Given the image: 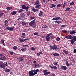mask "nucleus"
<instances>
[{"instance_id":"bf43d9fd","label":"nucleus","mask_w":76,"mask_h":76,"mask_svg":"<svg viewBox=\"0 0 76 76\" xmlns=\"http://www.w3.org/2000/svg\"><path fill=\"white\" fill-rule=\"evenodd\" d=\"M65 6H66V3L65 2L64 4L63 5V6L62 7L63 8H64V7H65Z\"/></svg>"},{"instance_id":"4468645a","label":"nucleus","mask_w":76,"mask_h":76,"mask_svg":"<svg viewBox=\"0 0 76 76\" xmlns=\"http://www.w3.org/2000/svg\"><path fill=\"white\" fill-rule=\"evenodd\" d=\"M0 59L1 60H6V57L3 55V56L0 58Z\"/></svg>"},{"instance_id":"f704fd0d","label":"nucleus","mask_w":76,"mask_h":76,"mask_svg":"<svg viewBox=\"0 0 76 76\" xmlns=\"http://www.w3.org/2000/svg\"><path fill=\"white\" fill-rule=\"evenodd\" d=\"M73 39H73L75 41H76V36H73Z\"/></svg>"},{"instance_id":"0eeeda50","label":"nucleus","mask_w":76,"mask_h":76,"mask_svg":"<svg viewBox=\"0 0 76 76\" xmlns=\"http://www.w3.org/2000/svg\"><path fill=\"white\" fill-rule=\"evenodd\" d=\"M19 41H20V42H23L24 41H25L26 40H29V39H30V38H26V39H21L20 38H18Z\"/></svg>"},{"instance_id":"5701e85b","label":"nucleus","mask_w":76,"mask_h":76,"mask_svg":"<svg viewBox=\"0 0 76 76\" xmlns=\"http://www.w3.org/2000/svg\"><path fill=\"white\" fill-rule=\"evenodd\" d=\"M55 6H56V5L54 4H52L50 6V8H53V7H55Z\"/></svg>"},{"instance_id":"e433bc0d","label":"nucleus","mask_w":76,"mask_h":76,"mask_svg":"<svg viewBox=\"0 0 76 76\" xmlns=\"http://www.w3.org/2000/svg\"><path fill=\"white\" fill-rule=\"evenodd\" d=\"M21 50L23 52H24L26 51V48H22L21 49Z\"/></svg>"},{"instance_id":"774afa93","label":"nucleus","mask_w":76,"mask_h":76,"mask_svg":"<svg viewBox=\"0 0 76 76\" xmlns=\"http://www.w3.org/2000/svg\"><path fill=\"white\" fill-rule=\"evenodd\" d=\"M5 66H7L8 65L7 64V62L5 64Z\"/></svg>"},{"instance_id":"1a4fd4ad","label":"nucleus","mask_w":76,"mask_h":76,"mask_svg":"<svg viewBox=\"0 0 76 76\" xmlns=\"http://www.w3.org/2000/svg\"><path fill=\"white\" fill-rule=\"evenodd\" d=\"M39 64L38 63H34L32 65V66L34 68H38L39 67Z\"/></svg>"},{"instance_id":"412c9836","label":"nucleus","mask_w":76,"mask_h":76,"mask_svg":"<svg viewBox=\"0 0 76 76\" xmlns=\"http://www.w3.org/2000/svg\"><path fill=\"white\" fill-rule=\"evenodd\" d=\"M11 14H12V15H16V12L15 11L12 12H11Z\"/></svg>"},{"instance_id":"c03bdc74","label":"nucleus","mask_w":76,"mask_h":76,"mask_svg":"<svg viewBox=\"0 0 76 76\" xmlns=\"http://www.w3.org/2000/svg\"><path fill=\"white\" fill-rule=\"evenodd\" d=\"M38 32H35L34 34V35L38 36Z\"/></svg>"},{"instance_id":"20e7f679","label":"nucleus","mask_w":76,"mask_h":76,"mask_svg":"<svg viewBox=\"0 0 76 76\" xmlns=\"http://www.w3.org/2000/svg\"><path fill=\"white\" fill-rule=\"evenodd\" d=\"M50 50H59V48H58L57 47V45H56L54 44L53 46H50Z\"/></svg>"},{"instance_id":"9b49d317","label":"nucleus","mask_w":76,"mask_h":76,"mask_svg":"<svg viewBox=\"0 0 76 76\" xmlns=\"http://www.w3.org/2000/svg\"><path fill=\"white\" fill-rule=\"evenodd\" d=\"M24 58L22 57H20L18 58V61L19 62H22L23 61V59Z\"/></svg>"},{"instance_id":"c756f323","label":"nucleus","mask_w":76,"mask_h":76,"mask_svg":"<svg viewBox=\"0 0 76 76\" xmlns=\"http://www.w3.org/2000/svg\"><path fill=\"white\" fill-rule=\"evenodd\" d=\"M56 40L57 41H59L60 40V38L59 37H58L56 38Z\"/></svg>"},{"instance_id":"aec40b11","label":"nucleus","mask_w":76,"mask_h":76,"mask_svg":"<svg viewBox=\"0 0 76 76\" xmlns=\"http://www.w3.org/2000/svg\"><path fill=\"white\" fill-rule=\"evenodd\" d=\"M70 34H75V30L73 31H70L69 32Z\"/></svg>"},{"instance_id":"b1692460","label":"nucleus","mask_w":76,"mask_h":76,"mask_svg":"<svg viewBox=\"0 0 76 76\" xmlns=\"http://www.w3.org/2000/svg\"><path fill=\"white\" fill-rule=\"evenodd\" d=\"M1 43H3V45L4 46H5V44L4 43V39H1Z\"/></svg>"},{"instance_id":"a878e982","label":"nucleus","mask_w":76,"mask_h":76,"mask_svg":"<svg viewBox=\"0 0 76 76\" xmlns=\"http://www.w3.org/2000/svg\"><path fill=\"white\" fill-rule=\"evenodd\" d=\"M70 41H71V44H73L75 43V42H76L74 40H73V39H72L71 40H70Z\"/></svg>"},{"instance_id":"680f3d73","label":"nucleus","mask_w":76,"mask_h":76,"mask_svg":"<svg viewBox=\"0 0 76 76\" xmlns=\"http://www.w3.org/2000/svg\"><path fill=\"white\" fill-rule=\"evenodd\" d=\"M73 53H76V48L74 50Z\"/></svg>"},{"instance_id":"7ed1b4c3","label":"nucleus","mask_w":76,"mask_h":76,"mask_svg":"<svg viewBox=\"0 0 76 76\" xmlns=\"http://www.w3.org/2000/svg\"><path fill=\"white\" fill-rule=\"evenodd\" d=\"M35 20H33L29 23V25L30 26H32V28H35L36 27V26L37 25L36 24H34V23H35Z\"/></svg>"},{"instance_id":"473e14b6","label":"nucleus","mask_w":76,"mask_h":76,"mask_svg":"<svg viewBox=\"0 0 76 76\" xmlns=\"http://www.w3.org/2000/svg\"><path fill=\"white\" fill-rule=\"evenodd\" d=\"M23 10H22V9H21L19 11H18V13H20L21 12H23Z\"/></svg>"},{"instance_id":"de8ad7c7","label":"nucleus","mask_w":76,"mask_h":76,"mask_svg":"<svg viewBox=\"0 0 76 76\" xmlns=\"http://www.w3.org/2000/svg\"><path fill=\"white\" fill-rule=\"evenodd\" d=\"M53 64L55 65V66H57V62H53Z\"/></svg>"},{"instance_id":"13d9d810","label":"nucleus","mask_w":76,"mask_h":76,"mask_svg":"<svg viewBox=\"0 0 76 76\" xmlns=\"http://www.w3.org/2000/svg\"><path fill=\"white\" fill-rule=\"evenodd\" d=\"M53 69H57V66H54L53 67Z\"/></svg>"},{"instance_id":"4be33fe9","label":"nucleus","mask_w":76,"mask_h":76,"mask_svg":"<svg viewBox=\"0 0 76 76\" xmlns=\"http://www.w3.org/2000/svg\"><path fill=\"white\" fill-rule=\"evenodd\" d=\"M18 48V47L16 46H14L12 47V49L14 50H16Z\"/></svg>"},{"instance_id":"bb28decb","label":"nucleus","mask_w":76,"mask_h":76,"mask_svg":"<svg viewBox=\"0 0 76 76\" xmlns=\"http://www.w3.org/2000/svg\"><path fill=\"white\" fill-rule=\"evenodd\" d=\"M26 7L25 5H23L22 6V9H24V10H26Z\"/></svg>"},{"instance_id":"69168bd1","label":"nucleus","mask_w":76,"mask_h":76,"mask_svg":"<svg viewBox=\"0 0 76 76\" xmlns=\"http://www.w3.org/2000/svg\"><path fill=\"white\" fill-rule=\"evenodd\" d=\"M33 63H34V64H35V63H36L37 61H36L35 60L33 62Z\"/></svg>"},{"instance_id":"2f4dec72","label":"nucleus","mask_w":76,"mask_h":76,"mask_svg":"<svg viewBox=\"0 0 76 76\" xmlns=\"http://www.w3.org/2000/svg\"><path fill=\"white\" fill-rule=\"evenodd\" d=\"M63 51L66 54H67L69 53V52H68V51H66L65 50H63Z\"/></svg>"},{"instance_id":"72a5a7b5","label":"nucleus","mask_w":76,"mask_h":76,"mask_svg":"<svg viewBox=\"0 0 76 76\" xmlns=\"http://www.w3.org/2000/svg\"><path fill=\"white\" fill-rule=\"evenodd\" d=\"M39 7H40V5L39 4H37L36 6V7L37 9H38V8H39Z\"/></svg>"},{"instance_id":"423d86ee","label":"nucleus","mask_w":76,"mask_h":76,"mask_svg":"<svg viewBox=\"0 0 76 76\" xmlns=\"http://www.w3.org/2000/svg\"><path fill=\"white\" fill-rule=\"evenodd\" d=\"M0 67L1 68H3V69H5V64L2 62L0 61Z\"/></svg>"},{"instance_id":"f257e3e1","label":"nucleus","mask_w":76,"mask_h":76,"mask_svg":"<svg viewBox=\"0 0 76 76\" xmlns=\"http://www.w3.org/2000/svg\"><path fill=\"white\" fill-rule=\"evenodd\" d=\"M54 37V34L52 33L48 34L45 37V40L46 41H49L50 40V39L51 40H53Z\"/></svg>"},{"instance_id":"6ab92c4d","label":"nucleus","mask_w":76,"mask_h":76,"mask_svg":"<svg viewBox=\"0 0 76 76\" xmlns=\"http://www.w3.org/2000/svg\"><path fill=\"white\" fill-rule=\"evenodd\" d=\"M55 23H58V24H60V23H62V22L61 21H60L59 20H56L54 21Z\"/></svg>"},{"instance_id":"37998d69","label":"nucleus","mask_w":76,"mask_h":76,"mask_svg":"<svg viewBox=\"0 0 76 76\" xmlns=\"http://www.w3.org/2000/svg\"><path fill=\"white\" fill-rule=\"evenodd\" d=\"M67 61L66 62V66H69L70 65V64H69L68 63V61H67V60H66Z\"/></svg>"},{"instance_id":"c9c22d12","label":"nucleus","mask_w":76,"mask_h":76,"mask_svg":"<svg viewBox=\"0 0 76 76\" xmlns=\"http://www.w3.org/2000/svg\"><path fill=\"white\" fill-rule=\"evenodd\" d=\"M8 23H9V21L7 20H5L4 22V23L5 24H7Z\"/></svg>"},{"instance_id":"79ce46f5","label":"nucleus","mask_w":76,"mask_h":76,"mask_svg":"<svg viewBox=\"0 0 76 76\" xmlns=\"http://www.w3.org/2000/svg\"><path fill=\"white\" fill-rule=\"evenodd\" d=\"M35 18V17H30V20H32L33 19H34Z\"/></svg>"},{"instance_id":"7c9ffc66","label":"nucleus","mask_w":76,"mask_h":76,"mask_svg":"<svg viewBox=\"0 0 76 76\" xmlns=\"http://www.w3.org/2000/svg\"><path fill=\"white\" fill-rule=\"evenodd\" d=\"M70 10V7H67V8H66V10H65V12H67V11H69Z\"/></svg>"},{"instance_id":"a18cd8bd","label":"nucleus","mask_w":76,"mask_h":76,"mask_svg":"<svg viewBox=\"0 0 76 76\" xmlns=\"http://www.w3.org/2000/svg\"><path fill=\"white\" fill-rule=\"evenodd\" d=\"M21 38H22V39H23V38H25V36L22 35L21 36Z\"/></svg>"},{"instance_id":"4d7b16f0","label":"nucleus","mask_w":76,"mask_h":76,"mask_svg":"<svg viewBox=\"0 0 76 76\" xmlns=\"http://www.w3.org/2000/svg\"><path fill=\"white\" fill-rule=\"evenodd\" d=\"M21 57H24V58H25V57H26V55H21Z\"/></svg>"},{"instance_id":"4c0bfd02","label":"nucleus","mask_w":76,"mask_h":76,"mask_svg":"<svg viewBox=\"0 0 76 76\" xmlns=\"http://www.w3.org/2000/svg\"><path fill=\"white\" fill-rule=\"evenodd\" d=\"M22 46L23 47H29V45H22Z\"/></svg>"},{"instance_id":"dca6fc26","label":"nucleus","mask_w":76,"mask_h":76,"mask_svg":"<svg viewBox=\"0 0 76 76\" xmlns=\"http://www.w3.org/2000/svg\"><path fill=\"white\" fill-rule=\"evenodd\" d=\"M42 14H43V12L41 10L40 11V13L39 14V17H42Z\"/></svg>"},{"instance_id":"5fc2aeb1","label":"nucleus","mask_w":76,"mask_h":76,"mask_svg":"<svg viewBox=\"0 0 76 76\" xmlns=\"http://www.w3.org/2000/svg\"><path fill=\"white\" fill-rule=\"evenodd\" d=\"M46 26L45 25H43L42 26V29H44V28H45Z\"/></svg>"},{"instance_id":"052dcab7","label":"nucleus","mask_w":76,"mask_h":76,"mask_svg":"<svg viewBox=\"0 0 76 76\" xmlns=\"http://www.w3.org/2000/svg\"><path fill=\"white\" fill-rule=\"evenodd\" d=\"M61 6V4H59L57 5V7L58 8Z\"/></svg>"},{"instance_id":"f8f14e48","label":"nucleus","mask_w":76,"mask_h":76,"mask_svg":"<svg viewBox=\"0 0 76 76\" xmlns=\"http://www.w3.org/2000/svg\"><path fill=\"white\" fill-rule=\"evenodd\" d=\"M5 29L7 30H9L10 31H12L13 30V27H7L5 28Z\"/></svg>"},{"instance_id":"864d4df0","label":"nucleus","mask_w":76,"mask_h":76,"mask_svg":"<svg viewBox=\"0 0 76 76\" xmlns=\"http://www.w3.org/2000/svg\"><path fill=\"white\" fill-rule=\"evenodd\" d=\"M21 24H22V25H26V23L25 22H22L21 23Z\"/></svg>"},{"instance_id":"603ef678","label":"nucleus","mask_w":76,"mask_h":76,"mask_svg":"<svg viewBox=\"0 0 76 76\" xmlns=\"http://www.w3.org/2000/svg\"><path fill=\"white\" fill-rule=\"evenodd\" d=\"M67 32V31L66 30H64L62 31V32H63V33H66Z\"/></svg>"},{"instance_id":"0e129e2a","label":"nucleus","mask_w":76,"mask_h":76,"mask_svg":"<svg viewBox=\"0 0 76 76\" xmlns=\"http://www.w3.org/2000/svg\"><path fill=\"white\" fill-rule=\"evenodd\" d=\"M2 56H3V55H2V54H1V53H0V58L2 57Z\"/></svg>"},{"instance_id":"c85d7f7f","label":"nucleus","mask_w":76,"mask_h":76,"mask_svg":"<svg viewBox=\"0 0 76 76\" xmlns=\"http://www.w3.org/2000/svg\"><path fill=\"white\" fill-rule=\"evenodd\" d=\"M53 55L54 56H59V54L57 53H53Z\"/></svg>"},{"instance_id":"8fccbe9b","label":"nucleus","mask_w":76,"mask_h":76,"mask_svg":"<svg viewBox=\"0 0 76 76\" xmlns=\"http://www.w3.org/2000/svg\"><path fill=\"white\" fill-rule=\"evenodd\" d=\"M29 9V7L27 6L26 7V12L27 11H28V9Z\"/></svg>"},{"instance_id":"f03ea898","label":"nucleus","mask_w":76,"mask_h":76,"mask_svg":"<svg viewBox=\"0 0 76 76\" xmlns=\"http://www.w3.org/2000/svg\"><path fill=\"white\" fill-rule=\"evenodd\" d=\"M39 72V69L31 70L28 72L29 76H34L35 75H37Z\"/></svg>"},{"instance_id":"49530a36","label":"nucleus","mask_w":76,"mask_h":76,"mask_svg":"<svg viewBox=\"0 0 76 76\" xmlns=\"http://www.w3.org/2000/svg\"><path fill=\"white\" fill-rule=\"evenodd\" d=\"M75 3H74V2L72 1V2H71L70 3V5H74V4Z\"/></svg>"},{"instance_id":"cd10ccee","label":"nucleus","mask_w":76,"mask_h":76,"mask_svg":"<svg viewBox=\"0 0 76 76\" xmlns=\"http://www.w3.org/2000/svg\"><path fill=\"white\" fill-rule=\"evenodd\" d=\"M10 71V69H9L7 68H6L5 69V72L6 73H8V72H9Z\"/></svg>"},{"instance_id":"09e8293b","label":"nucleus","mask_w":76,"mask_h":76,"mask_svg":"<svg viewBox=\"0 0 76 76\" xmlns=\"http://www.w3.org/2000/svg\"><path fill=\"white\" fill-rule=\"evenodd\" d=\"M31 50H33V51H35V49L33 47L31 48Z\"/></svg>"},{"instance_id":"2eb2a0df","label":"nucleus","mask_w":76,"mask_h":76,"mask_svg":"<svg viewBox=\"0 0 76 76\" xmlns=\"http://www.w3.org/2000/svg\"><path fill=\"white\" fill-rule=\"evenodd\" d=\"M61 69L62 70H67V67L66 66H62L61 67Z\"/></svg>"},{"instance_id":"ea45409f","label":"nucleus","mask_w":76,"mask_h":76,"mask_svg":"<svg viewBox=\"0 0 76 76\" xmlns=\"http://www.w3.org/2000/svg\"><path fill=\"white\" fill-rule=\"evenodd\" d=\"M42 54V52H39V53H37V55L38 56H40V54Z\"/></svg>"},{"instance_id":"f3484780","label":"nucleus","mask_w":76,"mask_h":76,"mask_svg":"<svg viewBox=\"0 0 76 76\" xmlns=\"http://www.w3.org/2000/svg\"><path fill=\"white\" fill-rule=\"evenodd\" d=\"M31 10H32V11H33V12H34V13H35V12H37V11H38V10H37V9H35V8H33L31 9Z\"/></svg>"},{"instance_id":"6e6552de","label":"nucleus","mask_w":76,"mask_h":76,"mask_svg":"<svg viewBox=\"0 0 76 76\" xmlns=\"http://www.w3.org/2000/svg\"><path fill=\"white\" fill-rule=\"evenodd\" d=\"M19 18L21 20H22L23 19H25V14L23 13L20 15Z\"/></svg>"},{"instance_id":"393cba45","label":"nucleus","mask_w":76,"mask_h":76,"mask_svg":"<svg viewBox=\"0 0 76 76\" xmlns=\"http://www.w3.org/2000/svg\"><path fill=\"white\" fill-rule=\"evenodd\" d=\"M26 12H27V15L28 16H30L31 15V11H28Z\"/></svg>"},{"instance_id":"e2e57ef3","label":"nucleus","mask_w":76,"mask_h":76,"mask_svg":"<svg viewBox=\"0 0 76 76\" xmlns=\"http://www.w3.org/2000/svg\"><path fill=\"white\" fill-rule=\"evenodd\" d=\"M22 35L25 36V33H22Z\"/></svg>"},{"instance_id":"a19ab883","label":"nucleus","mask_w":76,"mask_h":76,"mask_svg":"<svg viewBox=\"0 0 76 76\" xmlns=\"http://www.w3.org/2000/svg\"><path fill=\"white\" fill-rule=\"evenodd\" d=\"M9 53H10L11 55H13V53H14V52H13L12 51H10Z\"/></svg>"},{"instance_id":"58836bf2","label":"nucleus","mask_w":76,"mask_h":76,"mask_svg":"<svg viewBox=\"0 0 76 76\" xmlns=\"http://www.w3.org/2000/svg\"><path fill=\"white\" fill-rule=\"evenodd\" d=\"M6 9H7V10H10L12 9V7H8L6 8Z\"/></svg>"},{"instance_id":"3c124183","label":"nucleus","mask_w":76,"mask_h":76,"mask_svg":"<svg viewBox=\"0 0 76 76\" xmlns=\"http://www.w3.org/2000/svg\"><path fill=\"white\" fill-rule=\"evenodd\" d=\"M67 26V25H62L61 26V27L62 28H64L65 26Z\"/></svg>"},{"instance_id":"a211bd4d","label":"nucleus","mask_w":76,"mask_h":76,"mask_svg":"<svg viewBox=\"0 0 76 76\" xmlns=\"http://www.w3.org/2000/svg\"><path fill=\"white\" fill-rule=\"evenodd\" d=\"M39 0H38L37 1H36L35 3L34 4V6H36L37 4H39Z\"/></svg>"},{"instance_id":"39448f33","label":"nucleus","mask_w":76,"mask_h":76,"mask_svg":"<svg viewBox=\"0 0 76 76\" xmlns=\"http://www.w3.org/2000/svg\"><path fill=\"white\" fill-rule=\"evenodd\" d=\"M43 72L44 73V75H45V76H47L48 75H49V74H50V73H51L50 72H48V70L47 69L43 70Z\"/></svg>"},{"instance_id":"9d476101","label":"nucleus","mask_w":76,"mask_h":76,"mask_svg":"<svg viewBox=\"0 0 76 76\" xmlns=\"http://www.w3.org/2000/svg\"><path fill=\"white\" fill-rule=\"evenodd\" d=\"M65 38H67V39H73V37L71 35H68L65 37Z\"/></svg>"},{"instance_id":"6e6d98bb","label":"nucleus","mask_w":76,"mask_h":76,"mask_svg":"<svg viewBox=\"0 0 76 76\" xmlns=\"http://www.w3.org/2000/svg\"><path fill=\"white\" fill-rule=\"evenodd\" d=\"M49 66L50 67L51 69H52L53 70V66H51V65H50Z\"/></svg>"},{"instance_id":"ddd939ff","label":"nucleus","mask_w":76,"mask_h":76,"mask_svg":"<svg viewBox=\"0 0 76 76\" xmlns=\"http://www.w3.org/2000/svg\"><path fill=\"white\" fill-rule=\"evenodd\" d=\"M62 19L60 17H55L53 18L52 20H61Z\"/></svg>"},{"instance_id":"338daca9","label":"nucleus","mask_w":76,"mask_h":76,"mask_svg":"<svg viewBox=\"0 0 76 76\" xmlns=\"http://www.w3.org/2000/svg\"><path fill=\"white\" fill-rule=\"evenodd\" d=\"M23 66H24V65H20V67L21 68H22V67H23Z\"/></svg>"}]
</instances>
